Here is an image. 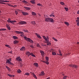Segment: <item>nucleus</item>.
I'll return each instance as SVG.
<instances>
[{"label": "nucleus", "mask_w": 79, "mask_h": 79, "mask_svg": "<svg viewBox=\"0 0 79 79\" xmlns=\"http://www.w3.org/2000/svg\"><path fill=\"white\" fill-rule=\"evenodd\" d=\"M44 16L45 18V21H46V22H49V18H48L47 16H46L45 15H44Z\"/></svg>", "instance_id": "nucleus-6"}, {"label": "nucleus", "mask_w": 79, "mask_h": 79, "mask_svg": "<svg viewBox=\"0 0 79 79\" xmlns=\"http://www.w3.org/2000/svg\"><path fill=\"white\" fill-rule=\"evenodd\" d=\"M53 16V14H51L50 16Z\"/></svg>", "instance_id": "nucleus-57"}, {"label": "nucleus", "mask_w": 79, "mask_h": 79, "mask_svg": "<svg viewBox=\"0 0 79 79\" xmlns=\"http://www.w3.org/2000/svg\"><path fill=\"white\" fill-rule=\"evenodd\" d=\"M0 31H2V28L0 29Z\"/></svg>", "instance_id": "nucleus-63"}, {"label": "nucleus", "mask_w": 79, "mask_h": 79, "mask_svg": "<svg viewBox=\"0 0 79 79\" xmlns=\"http://www.w3.org/2000/svg\"><path fill=\"white\" fill-rule=\"evenodd\" d=\"M27 55H29V54H30V53H29V52H27Z\"/></svg>", "instance_id": "nucleus-50"}, {"label": "nucleus", "mask_w": 79, "mask_h": 79, "mask_svg": "<svg viewBox=\"0 0 79 79\" xmlns=\"http://www.w3.org/2000/svg\"><path fill=\"white\" fill-rule=\"evenodd\" d=\"M5 3L3 2L2 3V4H3V5H5Z\"/></svg>", "instance_id": "nucleus-61"}, {"label": "nucleus", "mask_w": 79, "mask_h": 79, "mask_svg": "<svg viewBox=\"0 0 79 79\" xmlns=\"http://www.w3.org/2000/svg\"><path fill=\"white\" fill-rule=\"evenodd\" d=\"M43 37L44 38V39L45 41H48V40L49 39V37L48 36L46 38L45 36H43Z\"/></svg>", "instance_id": "nucleus-5"}, {"label": "nucleus", "mask_w": 79, "mask_h": 79, "mask_svg": "<svg viewBox=\"0 0 79 79\" xmlns=\"http://www.w3.org/2000/svg\"><path fill=\"white\" fill-rule=\"evenodd\" d=\"M22 15H24V16H26V15H29V13L27 12H22Z\"/></svg>", "instance_id": "nucleus-10"}, {"label": "nucleus", "mask_w": 79, "mask_h": 79, "mask_svg": "<svg viewBox=\"0 0 79 79\" xmlns=\"http://www.w3.org/2000/svg\"><path fill=\"white\" fill-rule=\"evenodd\" d=\"M33 65L35 66L36 67H38L39 66V65H38V63H34Z\"/></svg>", "instance_id": "nucleus-17"}, {"label": "nucleus", "mask_w": 79, "mask_h": 79, "mask_svg": "<svg viewBox=\"0 0 79 79\" xmlns=\"http://www.w3.org/2000/svg\"><path fill=\"white\" fill-rule=\"evenodd\" d=\"M37 5H38V6H42V4H40V3L37 4Z\"/></svg>", "instance_id": "nucleus-42"}, {"label": "nucleus", "mask_w": 79, "mask_h": 79, "mask_svg": "<svg viewBox=\"0 0 79 79\" xmlns=\"http://www.w3.org/2000/svg\"><path fill=\"white\" fill-rule=\"evenodd\" d=\"M29 74H30L29 73H27L25 74V75H26V76H29Z\"/></svg>", "instance_id": "nucleus-36"}, {"label": "nucleus", "mask_w": 79, "mask_h": 79, "mask_svg": "<svg viewBox=\"0 0 79 79\" xmlns=\"http://www.w3.org/2000/svg\"><path fill=\"white\" fill-rule=\"evenodd\" d=\"M53 39V40H55V41L56 42H57L58 41V40H57V39H55V38H54V37H53L52 38Z\"/></svg>", "instance_id": "nucleus-34"}, {"label": "nucleus", "mask_w": 79, "mask_h": 79, "mask_svg": "<svg viewBox=\"0 0 79 79\" xmlns=\"http://www.w3.org/2000/svg\"><path fill=\"white\" fill-rule=\"evenodd\" d=\"M30 74H32V75H33V74H34V73H33L32 72H30Z\"/></svg>", "instance_id": "nucleus-53"}, {"label": "nucleus", "mask_w": 79, "mask_h": 79, "mask_svg": "<svg viewBox=\"0 0 79 79\" xmlns=\"http://www.w3.org/2000/svg\"><path fill=\"white\" fill-rule=\"evenodd\" d=\"M2 31H6V29H5V28H2Z\"/></svg>", "instance_id": "nucleus-47"}, {"label": "nucleus", "mask_w": 79, "mask_h": 79, "mask_svg": "<svg viewBox=\"0 0 79 79\" xmlns=\"http://www.w3.org/2000/svg\"><path fill=\"white\" fill-rule=\"evenodd\" d=\"M30 55H31L32 56H33V57H35V55L33 54L32 53H30Z\"/></svg>", "instance_id": "nucleus-23"}, {"label": "nucleus", "mask_w": 79, "mask_h": 79, "mask_svg": "<svg viewBox=\"0 0 79 79\" xmlns=\"http://www.w3.org/2000/svg\"><path fill=\"white\" fill-rule=\"evenodd\" d=\"M24 8L27 10H31V8L30 7L24 6Z\"/></svg>", "instance_id": "nucleus-16"}, {"label": "nucleus", "mask_w": 79, "mask_h": 79, "mask_svg": "<svg viewBox=\"0 0 79 79\" xmlns=\"http://www.w3.org/2000/svg\"><path fill=\"white\" fill-rule=\"evenodd\" d=\"M66 78H67V76H65L63 77V79H66Z\"/></svg>", "instance_id": "nucleus-44"}, {"label": "nucleus", "mask_w": 79, "mask_h": 79, "mask_svg": "<svg viewBox=\"0 0 79 79\" xmlns=\"http://www.w3.org/2000/svg\"><path fill=\"white\" fill-rule=\"evenodd\" d=\"M46 43H47V45H51V44L50 42H49V39L48 40V41H46Z\"/></svg>", "instance_id": "nucleus-18"}, {"label": "nucleus", "mask_w": 79, "mask_h": 79, "mask_svg": "<svg viewBox=\"0 0 79 79\" xmlns=\"http://www.w3.org/2000/svg\"><path fill=\"white\" fill-rule=\"evenodd\" d=\"M35 35L37 36V37L38 38H39V39H42V37H40V35L39 34H37V33H35Z\"/></svg>", "instance_id": "nucleus-11"}, {"label": "nucleus", "mask_w": 79, "mask_h": 79, "mask_svg": "<svg viewBox=\"0 0 79 79\" xmlns=\"http://www.w3.org/2000/svg\"><path fill=\"white\" fill-rule=\"evenodd\" d=\"M7 5H8V6H11V7H14V6H13L11 4H10L8 3H7Z\"/></svg>", "instance_id": "nucleus-31"}, {"label": "nucleus", "mask_w": 79, "mask_h": 79, "mask_svg": "<svg viewBox=\"0 0 79 79\" xmlns=\"http://www.w3.org/2000/svg\"><path fill=\"white\" fill-rule=\"evenodd\" d=\"M60 3L61 4V5H65L64 3L63 2H61Z\"/></svg>", "instance_id": "nucleus-37"}, {"label": "nucleus", "mask_w": 79, "mask_h": 79, "mask_svg": "<svg viewBox=\"0 0 79 79\" xmlns=\"http://www.w3.org/2000/svg\"><path fill=\"white\" fill-rule=\"evenodd\" d=\"M46 61H48V60H49L48 57H46Z\"/></svg>", "instance_id": "nucleus-32"}, {"label": "nucleus", "mask_w": 79, "mask_h": 79, "mask_svg": "<svg viewBox=\"0 0 79 79\" xmlns=\"http://www.w3.org/2000/svg\"><path fill=\"white\" fill-rule=\"evenodd\" d=\"M59 52L60 54H59V56H62V54H61V51H59Z\"/></svg>", "instance_id": "nucleus-35"}, {"label": "nucleus", "mask_w": 79, "mask_h": 79, "mask_svg": "<svg viewBox=\"0 0 79 79\" xmlns=\"http://www.w3.org/2000/svg\"><path fill=\"white\" fill-rule=\"evenodd\" d=\"M54 51V50L53 49H52L51 50V52H52V55H56V53L55 52H53Z\"/></svg>", "instance_id": "nucleus-7"}, {"label": "nucleus", "mask_w": 79, "mask_h": 79, "mask_svg": "<svg viewBox=\"0 0 79 79\" xmlns=\"http://www.w3.org/2000/svg\"><path fill=\"white\" fill-rule=\"evenodd\" d=\"M70 67H72V68H77V66L76 65H72L70 64L69 65Z\"/></svg>", "instance_id": "nucleus-9"}, {"label": "nucleus", "mask_w": 79, "mask_h": 79, "mask_svg": "<svg viewBox=\"0 0 79 79\" xmlns=\"http://www.w3.org/2000/svg\"><path fill=\"white\" fill-rule=\"evenodd\" d=\"M31 3H32L33 4H35V0H32L30 1Z\"/></svg>", "instance_id": "nucleus-19"}, {"label": "nucleus", "mask_w": 79, "mask_h": 79, "mask_svg": "<svg viewBox=\"0 0 79 79\" xmlns=\"http://www.w3.org/2000/svg\"><path fill=\"white\" fill-rule=\"evenodd\" d=\"M25 32H28V31L27 30H25L24 31Z\"/></svg>", "instance_id": "nucleus-54"}, {"label": "nucleus", "mask_w": 79, "mask_h": 79, "mask_svg": "<svg viewBox=\"0 0 79 79\" xmlns=\"http://www.w3.org/2000/svg\"><path fill=\"white\" fill-rule=\"evenodd\" d=\"M20 34H21V36L22 37L24 34L23 33V32L21 31Z\"/></svg>", "instance_id": "nucleus-38"}, {"label": "nucleus", "mask_w": 79, "mask_h": 79, "mask_svg": "<svg viewBox=\"0 0 79 79\" xmlns=\"http://www.w3.org/2000/svg\"><path fill=\"white\" fill-rule=\"evenodd\" d=\"M64 23L67 26H69V23L68 22H64Z\"/></svg>", "instance_id": "nucleus-26"}, {"label": "nucleus", "mask_w": 79, "mask_h": 79, "mask_svg": "<svg viewBox=\"0 0 79 79\" xmlns=\"http://www.w3.org/2000/svg\"><path fill=\"white\" fill-rule=\"evenodd\" d=\"M17 72L18 73H21V70L19 69L17 71Z\"/></svg>", "instance_id": "nucleus-28"}, {"label": "nucleus", "mask_w": 79, "mask_h": 79, "mask_svg": "<svg viewBox=\"0 0 79 79\" xmlns=\"http://www.w3.org/2000/svg\"><path fill=\"white\" fill-rule=\"evenodd\" d=\"M11 58H9V59H6V63H8L9 64H11L13 65V64L11 62Z\"/></svg>", "instance_id": "nucleus-1"}, {"label": "nucleus", "mask_w": 79, "mask_h": 79, "mask_svg": "<svg viewBox=\"0 0 79 79\" xmlns=\"http://www.w3.org/2000/svg\"><path fill=\"white\" fill-rule=\"evenodd\" d=\"M36 45H37V47H40V45H39V44H37Z\"/></svg>", "instance_id": "nucleus-41"}, {"label": "nucleus", "mask_w": 79, "mask_h": 79, "mask_svg": "<svg viewBox=\"0 0 79 79\" xmlns=\"http://www.w3.org/2000/svg\"><path fill=\"white\" fill-rule=\"evenodd\" d=\"M65 10L66 11H68V8L67 7H65Z\"/></svg>", "instance_id": "nucleus-39"}, {"label": "nucleus", "mask_w": 79, "mask_h": 79, "mask_svg": "<svg viewBox=\"0 0 79 79\" xmlns=\"http://www.w3.org/2000/svg\"><path fill=\"white\" fill-rule=\"evenodd\" d=\"M24 39H25V40H27V41H28L29 42H31V43H34V42L33 41L31 40V39L29 38H28L27 37H24Z\"/></svg>", "instance_id": "nucleus-2"}, {"label": "nucleus", "mask_w": 79, "mask_h": 79, "mask_svg": "<svg viewBox=\"0 0 79 79\" xmlns=\"http://www.w3.org/2000/svg\"><path fill=\"white\" fill-rule=\"evenodd\" d=\"M3 2L2 0H0V3L1 4H3Z\"/></svg>", "instance_id": "nucleus-46"}, {"label": "nucleus", "mask_w": 79, "mask_h": 79, "mask_svg": "<svg viewBox=\"0 0 79 79\" xmlns=\"http://www.w3.org/2000/svg\"><path fill=\"white\" fill-rule=\"evenodd\" d=\"M6 68H7L8 70V71H11V69H10V68H9V67L6 66Z\"/></svg>", "instance_id": "nucleus-30"}, {"label": "nucleus", "mask_w": 79, "mask_h": 79, "mask_svg": "<svg viewBox=\"0 0 79 79\" xmlns=\"http://www.w3.org/2000/svg\"><path fill=\"white\" fill-rule=\"evenodd\" d=\"M7 21L8 22V23H11L12 24H13V23H16V20L11 21L10 20H7Z\"/></svg>", "instance_id": "nucleus-8"}, {"label": "nucleus", "mask_w": 79, "mask_h": 79, "mask_svg": "<svg viewBox=\"0 0 79 79\" xmlns=\"http://www.w3.org/2000/svg\"><path fill=\"white\" fill-rule=\"evenodd\" d=\"M30 47H31L32 48H34V46L32 45H30Z\"/></svg>", "instance_id": "nucleus-48"}, {"label": "nucleus", "mask_w": 79, "mask_h": 79, "mask_svg": "<svg viewBox=\"0 0 79 79\" xmlns=\"http://www.w3.org/2000/svg\"><path fill=\"white\" fill-rule=\"evenodd\" d=\"M31 14L32 15H36V14L35 13V12H31Z\"/></svg>", "instance_id": "nucleus-27"}, {"label": "nucleus", "mask_w": 79, "mask_h": 79, "mask_svg": "<svg viewBox=\"0 0 79 79\" xmlns=\"http://www.w3.org/2000/svg\"><path fill=\"white\" fill-rule=\"evenodd\" d=\"M6 26L7 28V27H10V26H9L8 25H6Z\"/></svg>", "instance_id": "nucleus-52"}, {"label": "nucleus", "mask_w": 79, "mask_h": 79, "mask_svg": "<svg viewBox=\"0 0 79 79\" xmlns=\"http://www.w3.org/2000/svg\"><path fill=\"white\" fill-rule=\"evenodd\" d=\"M19 24H20L21 25H23L24 24H26L27 23L24 21H21L19 23Z\"/></svg>", "instance_id": "nucleus-4"}, {"label": "nucleus", "mask_w": 79, "mask_h": 79, "mask_svg": "<svg viewBox=\"0 0 79 79\" xmlns=\"http://www.w3.org/2000/svg\"><path fill=\"white\" fill-rule=\"evenodd\" d=\"M15 13L16 15H17L18 14V11H15Z\"/></svg>", "instance_id": "nucleus-43"}, {"label": "nucleus", "mask_w": 79, "mask_h": 79, "mask_svg": "<svg viewBox=\"0 0 79 79\" xmlns=\"http://www.w3.org/2000/svg\"><path fill=\"white\" fill-rule=\"evenodd\" d=\"M48 61H44V63H45L46 64H47L48 65L49 64V62H48Z\"/></svg>", "instance_id": "nucleus-24"}, {"label": "nucleus", "mask_w": 79, "mask_h": 79, "mask_svg": "<svg viewBox=\"0 0 79 79\" xmlns=\"http://www.w3.org/2000/svg\"><path fill=\"white\" fill-rule=\"evenodd\" d=\"M76 22H77V23H79V20H76Z\"/></svg>", "instance_id": "nucleus-55"}, {"label": "nucleus", "mask_w": 79, "mask_h": 79, "mask_svg": "<svg viewBox=\"0 0 79 79\" xmlns=\"http://www.w3.org/2000/svg\"><path fill=\"white\" fill-rule=\"evenodd\" d=\"M7 29H8V30H9V31L11 29V28H10V27H7Z\"/></svg>", "instance_id": "nucleus-49"}, {"label": "nucleus", "mask_w": 79, "mask_h": 79, "mask_svg": "<svg viewBox=\"0 0 79 79\" xmlns=\"http://www.w3.org/2000/svg\"><path fill=\"white\" fill-rule=\"evenodd\" d=\"M17 43H18V41L16 40H15L14 41V44H17Z\"/></svg>", "instance_id": "nucleus-33"}, {"label": "nucleus", "mask_w": 79, "mask_h": 79, "mask_svg": "<svg viewBox=\"0 0 79 79\" xmlns=\"http://www.w3.org/2000/svg\"><path fill=\"white\" fill-rule=\"evenodd\" d=\"M5 46L6 47H8V48H10V46L8 44H6Z\"/></svg>", "instance_id": "nucleus-40"}, {"label": "nucleus", "mask_w": 79, "mask_h": 79, "mask_svg": "<svg viewBox=\"0 0 79 79\" xmlns=\"http://www.w3.org/2000/svg\"><path fill=\"white\" fill-rule=\"evenodd\" d=\"M33 76L34 77V78H35V79H37V76H36V75L35 74H33Z\"/></svg>", "instance_id": "nucleus-29"}, {"label": "nucleus", "mask_w": 79, "mask_h": 79, "mask_svg": "<svg viewBox=\"0 0 79 79\" xmlns=\"http://www.w3.org/2000/svg\"><path fill=\"white\" fill-rule=\"evenodd\" d=\"M45 75V73H44V71H42L40 74H39V76H44Z\"/></svg>", "instance_id": "nucleus-12"}, {"label": "nucleus", "mask_w": 79, "mask_h": 79, "mask_svg": "<svg viewBox=\"0 0 79 79\" xmlns=\"http://www.w3.org/2000/svg\"><path fill=\"white\" fill-rule=\"evenodd\" d=\"M6 2H9V1H6Z\"/></svg>", "instance_id": "nucleus-64"}, {"label": "nucleus", "mask_w": 79, "mask_h": 79, "mask_svg": "<svg viewBox=\"0 0 79 79\" xmlns=\"http://www.w3.org/2000/svg\"><path fill=\"white\" fill-rule=\"evenodd\" d=\"M9 53H12V51L9 52Z\"/></svg>", "instance_id": "nucleus-56"}, {"label": "nucleus", "mask_w": 79, "mask_h": 79, "mask_svg": "<svg viewBox=\"0 0 79 79\" xmlns=\"http://www.w3.org/2000/svg\"><path fill=\"white\" fill-rule=\"evenodd\" d=\"M77 13L78 14H79V10H78L77 11Z\"/></svg>", "instance_id": "nucleus-59"}, {"label": "nucleus", "mask_w": 79, "mask_h": 79, "mask_svg": "<svg viewBox=\"0 0 79 79\" xmlns=\"http://www.w3.org/2000/svg\"><path fill=\"white\" fill-rule=\"evenodd\" d=\"M22 2H23V3H25V4H27V1L25 0L23 1H22Z\"/></svg>", "instance_id": "nucleus-22"}, {"label": "nucleus", "mask_w": 79, "mask_h": 79, "mask_svg": "<svg viewBox=\"0 0 79 79\" xmlns=\"http://www.w3.org/2000/svg\"><path fill=\"white\" fill-rule=\"evenodd\" d=\"M15 32L16 34H20L21 33V31H15Z\"/></svg>", "instance_id": "nucleus-20"}, {"label": "nucleus", "mask_w": 79, "mask_h": 79, "mask_svg": "<svg viewBox=\"0 0 79 79\" xmlns=\"http://www.w3.org/2000/svg\"><path fill=\"white\" fill-rule=\"evenodd\" d=\"M77 19L78 20H79V17H77Z\"/></svg>", "instance_id": "nucleus-62"}, {"label": "nucleus", "mask_w": 79, "mask_h": 79, "mask_svg": "<svg viewBox=\"0 0 79 79\" xmlns=\"http://www.w3.org/2000/svg\"><path fill=\"white\" fill-rule=\"evenodd\" d=\"M54 21H53V19L52 18H50L49 19V22H51V23H53Z\"/></svg>", "instance_id": "nucleus-13"}, {"label": "nucleus", "mask_w": 79, "mask_h": 79, "mask_svg": "<svg viewBox=\"0 0 79 79\" xmlns=\"http://www.w3.org/2000/svg\"><path fill=\"white\" fill-rule=\"evenodd\" d=\"M2 1L3 2H6V1L2 0Z\"/></svg>", "instance_id": "nucleus-58"}, {"label": "nucleus", "mask_w": 79, "mask_h": 79, "mask_svg": "<svg viewBox=\"0 0 79 79\" xmlns=\"http://www.w3.org/2000/svg\"><path fill=\"white\" fill-rule=\"evenodd\" d=\"M31 24H33V25H35L36 24L35 22V21H31Z\"/></svg>", "instance_id": "nucleus-21"}, {"label": "nucleus", "mask_w": 79, "mask_h": 79, "mask_svg": "<svg viewBox=\"0 0 79 79\" xmlns=\"http://www.w3.org/2000/svg\"><path fill=\"white\" fill-rule=\"evenodd\" d=\"M8 76H10V77H12L13 76L12 75H10L9 74H8Z\"/></svg>", "instance_id": "nucleus-45"}, {"label": "nucleus", "mask_w": 79, "mask_h": 79, "mask_svg": "<svg viewBox=\"0 0 79 79\" xmlns=\"http://www.w3.org/2000/svg\"><path fill=\"white\" fill-rule=\"evenodd\" d=\"M25 50H26V48L24 47H22L20 49L21 51H24Z\"/></svg>", "instance_id": "nucleus-14"}, {"label": "nucleus", "mask_w": 79, "mask_h": 79, "mask_svg": "<svg viewBox=\"0 0 79 79\" xmlns=\"http://www.w3.org/2000/svg\"><path fill=\"white\" fill-rule=\"evenodd\" d=\"M16 60L18 61H19V62H22V59L21 58V57L20 56H18V57L16 58Z\"/></svg>", "instance_id": "nucleus-3"}, {"label": "nucleus", "mask_w": 79, "mask_h": 79, "mask_svg": "<svg viewBox=\"0 0 79 79\" xmlns=\"http://www.w3.org/2000/svg\"><path fill=\"white\" fill-rule=\"evenodd\" d=\"M12 38H13V39H18V37L16 36H14L12 37Z\"/></svg>", "instance_id": "nucleus-25"}, {"label": "nucleus", "mask_w": 79, "mask_h": 79, "mask_svg": "<svg viewBox=\"0 0 79 79\" xmlns=\"http://www.w3.org/2000/svg\"><path fill=\"white\" fill-rule=\"evenodd\" d=\"M40 53H41V55L43 56L45 54V52L42 51H40Z\"/></svg>", "instance_id": "nucleus-15"}, {"label": "nucleus", "mask_w": 79, "mask_h": 79, "mask_svg": "<svg viewBox=\"0 0 79 79\" xmlns=\"http://www.w3.org/2000/svg\"><path fill=\"white\" fill-rule=\"evenodd\" d=\"M46 79H50V77H48Z\"/></svg>", "instance_id": "nucleus-60"}, {"label": "nucleus", "mask_w": 79, "mask_h": 79, "mask_svg": "<svg viewBox=\"0 0 79 79\" xmlns=\"http://www.w3.org/2000/svg\"><path fill=\"white\" fill-rule=\"evenodd\" d=\"M77 25L78 26H79V22H77Z\"/></svg>", "instance_id": "nucleus-51"}]
</instances>
